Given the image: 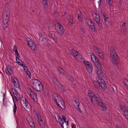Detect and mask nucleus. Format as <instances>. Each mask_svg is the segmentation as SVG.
Returning a JSON list of instances; mask_svg holds the SVG:
<instances>
[{
	"label": "nucleus",
	"mask_w": 128,
	"mask_h": 128,
	"mask_svg": "<svg viewBox=\"0 0 128 128\" xmlns=\"http://www.w3.org/2000/svg\"><path fill=\"white\" fill-rule=\"evenodd\" d=\"M46 36H42L40 38H39V41L42 44L44 43V42L46 38Z\"/></svg>",
	"instance_id": "nucleus-22"
},
{
	"label": "nucleus",
	"mask_w": 128,
	"mask_h": 128,
	"mask_svg": "<svg viewBox=\"0 0 128 128\" xmlns=\"http://www.w3.org/2000/svg\"><path fill=\"white\" fill-rule=\"evenodd\" d=\"M53 35L54 34L53 33H51V36L52 38L55 42H56L57 41V38H55L54 36Z\"/></svg>",
	"instance_id": "nucleus-28"
},
{
	"label": "nucleus",
	"mask_w": 128,
	"mask_h": 128,
	"mask_svg": "<svg viewBox=\"0 0 128 128\" xmlns=\"http://www.w3.org/2000/svg\"><path fill=\"white\" fill-rule=\"evenodd\" d=\"M26 42L27 44L32 49L35 51L37 50V46L32 40L28 38L26 39Z\"/></svg>",
	"instance_id": "nucleus-5"
},
{
	"label": "nucleus",
	"mask_w": 128,
	"mask_h": 128,
	"mask_svg": "<svg viewBox=\"0 0 128 128\" xmlns=\"http://www.w3.org/2000/svg\"><path fill=\"white\" fill-rule=\"evenodd\" d=\"M84 63L88 72H90L92 70V64L90 62H88L84 61Z\"/></svg>",
	"instance_id": "nucleus-9"
},
{
	"label": "nucleus",
	"mask_w": 128,
	"mask_h": 128,
	"mask_svg": "<svg viewBox=\"0 0 128 128\" xmlns=\"http://www.w3.org/2000/svg\"><path fill=\"white\" fill-rule=\"evenodd\" d=\"M57 120H56L59 123L62 128H64V126L63 125L64 122L61 117L60 116L58 115L57 116Z\"/></svg>",
	"instance_id": "nucleus-15"
},
{
	"label": "nucleus",
	"mask_w": 128,
	"mask_h": 128,
	"mask_svg": "<svg viewBox=\"0 0 128 128\" xmlns=\"http://www.w3.org/2000/svg\"><path fill=\"white\" fill-rule=\"evenodd\" d=\"M76 58L78 61L80 62H82L84 60L83 58L80 54H78V55L76 57Z\"/></svg>",
	"instance_id": "nucleus-20"
},
{
	"label": "nucleus",
	"mask_w": 128,
	"mask_h": 128,
	"mask_svg": "<svg viewBox=\"0 0 128 128\" xmlns=\"http://www.w3.org/2000/svg\"><path fill=\"white\" fill-rule=\"evenodd\" d=\"M111 89L114 92V88L112 87L111 88Z\"/></svg>",
	"instance_id": "nucleus-64"
},
{
	"label": "nucleus",
	"mask_w": 128,
	"mask_h": 128,
	"mask_svg": "<svg viewBox=\"0 0 128 128\" xmlns=\"http://www.w3.org/2000/svg\"><path fill=\"white\" fill-rule=\"evenodd\" d=\"M79 11L80 12V14H79L78 13V20H79L80 21V22L81 23H83V22L82 21L83 19L81 17V14H80V12L79 10Z\"/></svg>",
	"instance_id": "nucleus-24"
},
{
	"label": "nucleus",
	"mask_w": 128,
	"mask_h": 128,
	"mask_svg": "<svg viewBox=\"0 0 128 128\" xmlns=\"http://www.w3.org/2000/svg\"><path fill=\"white\" fill-rule=\"evenodd\" d=\"M16 80L17 82H16L14 79L12 80V81L14 84V86L16 88H19L20 86L19 83L16 79Z\"/></svg>",
	"instance_id": "nucleus-17"
},
{
	"label": "nucleus",
	"mask_w": 128,
	"mask_h": 128,
	"mask_svg": "<svg viewBox=\"0 0 128 128\" xmlns=\"http://www.w3.org/2000/svg\"><path fill=\"white\" fill-rule=\"evenodd\" d=\"M52 96L54 102L56 103L57 105L61 108L64 109L65 108L64 102L62 97L55 93L53 94Z\"/></svg>",
	"instance_id": "nucleus-1"
},
{
	"label": "nucleus",
	"mask_w": 128,
	"mask_h": 128,
	"mask_svg": "<svg viewBox=\"0 0 128 128\" xmlns=\"http://www.w3.org/2000/svg\"><path fill=\"white\" fill-rule=\"evenodd\" d=\"M16 62L18 63V65L20 66L21 65V62H22V61L20 60L18 57L16 56Z\"/></svg>",
	"instance_id": "nucleus-25"
},
{
	"label": "nucleus",
	"mask_w": 128,
	"mask_h": 128,
	"mask_svg": "<svg viewBox=\"0 0 128 128\" xmlns=\"http://www.w3.org/2000/svg\"><path fill=\"white\" fill-rule=\"evenodd\" d=\"M126 24V23H124L122 24V26L123 27H124L123 28V30H126V26H125V24Z\"/></svg>",
	"instance_id": "nucleus-46"
},
{
	"label": "nucleus",
	"mask_w": 128,
	"mask_h": 128,
	"mask_svg": "<svg viewBox=\"0 0 128 128\" xmlns=\"http://www.w3.org/2000/svg\"><path fill=\"white\" fill-rule=\"evenodd\" d=\"M105 22L106 24H108L109 23V22L107 20H105Z\"/></svg>",
	"instance_id": "nucleus-55"
},
{
	"label": "nucleus",
	"mask_w": 128,
	"mask_h": 128,
	"mask_svg": "<svg viewBox=\"0 0 128 128\" xmlns=\"http://www.w3.org/2000/svg\"><path fill=\"white\" fill-rule=\"evenodd\" d=\"M102 15H103V17L104 18V17H105L106 16V14H105L104 13V14H102Z\"/></svg>",
	"instance_id": "nucleus-62"
},
{
	"label": "nucleus",
	"mask_w": 128,
	"mask_h": 128,
	"mask_svg": "<svg viewBox=\"0 0 128 128\" xmlns=\"http://www.w3.org/2000/svg\"><path fill=\"white\" fill-rule=\"evenodd\" d=\"M9 14H8L6 12L3 15V18H8V19H9Z\"/></svg>",
	"instance_id": "nucleus-32"
},
{
	"label": "nucleus",
	"mask_w": 128,
	"mask_h": 128,
	"mask_svg": "<svg viewBox=\"0 0 128 128\" xmlns=\"http://www.w3.org/2000/svg\"><path fill=\"white\" fill-rule=\"evenodd\" d=\"M9 71H10V72H12V68H9Z\"/></svg>",
	"instance_id": "nucleus-60"
},
{
	"label": "nucleus",
	"mask_w": 128,
	"mask_h": 128,
	"mask_svg": "<svg viewBox=\"0 0 128 128\" xmlns=\"http://www.w3.org/2000/svg\"><path fill=\"white\" fill-rule=\"evenodd\" d=\"M29 92L32 98L34 101H35L36 100V94L31 90H30Z\"/></svg>",
	"instance_id": "nucleus-16"
},
{
	"label": "nucleus",
	"mask_w": 128,
	"mask_h": 128,
	"mask_svg": "<svg viewBox=\"0 0 128 128\" xmlns=\"http://www.w3.org/2000/svg\"><path fill=\"white\" fill-rule=\"evenodd\" d=\"M30 124L31 127L32 128H34L35 127V125L34 123L32 122H30Z\"/></svg>",
	"instance_id": "nucleus-41"
},
{
	"label": "nucleus",
	"mask_w": 128,
	"mask_h": 128,
	"mask_svg": "<svg viewBox=\"0 0 128 128\" xmlns=\"http://www.w3.org/2000/svg\"><path fill=\"white\" fill-rule=\"evenodd\" d=\"M8 18H3V23L5 24H8Z\"/></svg>",
	"instance_id": "nucleus-35"
},
{
	"label": "nucleus",
	"mask_w": 128,
	"mask_h": 128,
	"mask_svg": "<svg viewBox=\"0 0 128 128\" xmlns=\"http://www.w3.org/2000/svg\"><path fill=\"white\" fill-rule=\"evenodd\" d=\"M110 55L112 63L116 65L118 64V61L117 53L115 51L114 48L112 46L110 47Z\"/></svg>",
	"instance_id": "nucleus-2"
},
{
	"label": "nucleus",
	"mask_w": 128,
	"mask_h": 128,
	"mask_svg": "<svg viewBox=\"0 0 128 128\" xmlns=\"http://www.w3.org/2000/svg\"><path fill=\"white\" fill-rule=\"evenodd\" d=\"M55 29L58 33L59 34L61 35L63 34L64 31V29L62 25L58 23L57 25L56 26Z\"/></svg>",
	"instance_id": "nucleus-6"
},
{
	"label": "nucleus",
	"mask_w": 128,
	"mask_h": 128,
	"mask_svg": "<svg viewBox=\"0 0 128 128\" xmlns=\"http://www.w3.org/2000/svg\"><path fill=\"white\" fill-rule=\"evenodd\" d=\"M76 58L78 61L80 62H82L84 60L83 58L80 54H78V55L76 57Z\"/></svg>",
	"instance_id": "nucleus-21"
},
{
	"label": "nucleus",
	"mask_w": 128,
	"mask_h": 128,
	"mask_svg": "<svg viewBox=\"0 0 128 128\" xmlns=\"http://www.w3.org/2000/svg\"><path fill=\"white\" fill-rule=\"evenodd\" d=\"M15 54H16V56L18 57V56H19V54L17 50L15 52Z\"/></svg>",
	"instance_id": "nucleus-54"
},
{
	"label": "nucleus",
	"mask_w": 128,
	"mask_h": 128,
	"mask_svg": "<svg viewBox=\"0 0 128 128\" xmlns=\"http://www.w3.org/2000/svg\"><path fill=\"white\" fill-rule=\"evenodd\" d=\"M13 52H16L17 50L16 46L14 45V46L13 48Z\"/></svg>",
	"instance_id": "nucleus-48"
},
{
	"label": "nucleus",
	"mask_w": 128,
	"mask_h": 128,
	"mask_svg": "<svg viewBox=\"0 0 128 128\" xmlns=\"http://www.w3.org/2000/svg\"><path fill=\"white\" fill-rule=\"evenodd\" d=\"M14 108L13 109V111H14V114L16 111V110H17V106H16V103H15L14 102Z\"/></svg>",
	"instance_id": "nucleus-29"
},
{
	"label": "nucleus",
	"mask_w": 128,
	"mask_h": 128,
	"mask_svg": "<svg viewBox=\"0 0 128 128\" xmlns=\"http://www.w3.org/2000/svg\"><path fill=\"white\" fill-rule=\"evenodd\" d=\"M125 106L128 109V102H126L125 104Z\"/></svg>",
	"instance_id": "nucleus-56"
},
{
	"label": "nucleus",
	"mask_w": 128,
	"mask_h": 128,
	"mask_svg": "<svg viewBox=\"0 0 128 128\" xmlns=\"http://www.w3.org/2000/svg\"><path fill=\"white\" fill-rule=\"evenodd\" d=\"M48 8V5H43L42 10L44 11H46Z\"/></svg>",
	"instance_id": "nucleus-33"
},
{
	"label": "nucleus",
	"mask_w": 128,
	"mask_h": 128,
	"mask_svg": "<svg viewBox=\"0 0 128 128\" xmlns=\"http://www.w3.org/2000/svg\"><path fill=\"white\" fill-rule=\"evenodd\" d=\"M23 102L24 104L27 101L26 98H24V100H23Z\"/></svg>",
	"instance_id": "nucleus-58"
},
{
	"label": "nucleus",
	"mask_w": 128,
	"mask_h": 128,
	"mask_svg": "<svg viewBox=\"0 0 128 128\" xmlns=\"http://www.w3.org/2000/svg\"><path fill=\"white\" fill-rule=\"evenodd\" d=\"M88 25L90 28L92 30V31L96 32V30L95 29V26L94 23L92 22V21L90 20H88Z\"/></svg>",
	"instance_id": "nucleus-10"
},
{
	"label": "nucleus",
	"mask_w": 128,
	"mask_h": 128,
	"mask_svg": "<svg viewBox=\"0 0 128 128\" xmlns=\"http://www.w3.org/2000/svg\"><path fill=\"white\" fill-rule=\"evenodd\" d=\"M69 79L72 82H73L74 80L73 79V78L72 76H70V77L69 78Z\"/></svg>",
	"instance_id": "nucleus-52"
},
{
	"label": "nucleus",
	"mask_w": 128,
	"mask_h": 128,
	"mask_svg": "<svg viewBox=\"0 0 128 128\" xmlns=\"http://www.w3.org/2000/svg\"><path fill=\"white\" fill-rule=\"evenodd\" d=\"M8 24H3V26L4 28V30H5L6 29V28L8 27Z\"/></svg>",
	"instance_id": "nucleus-38"
},
{
	"label": "nucleus",
	"mask_w": 128,
	"mask_h": 128,
	"mask_svg": "<svg viewBox=\"0 0 128 128\" xmlns=\"http://www.w3.org/2000/svg\"><path fill=\"white\" fill-rule=\"evenodd\" d=\"M94 20L95 22H96L98 26L100 27L102 26V24L100 22V18L99 15L97 14L96 13H94L92 14Z\"/></svg>",
	"instance_id": "nucleus-7"
},
{
	"label": "nucleus",
	"mask_w": 128,
	"mask_h": 128,
	"mask_svg": "<svg viewBox=\"0 0 128 128\" xmlns=\"http://www.w3.org/2000/svg\"><path fill=\"white\" fill-rule=\"evenodd\" d=\"M5 72L7 74H9L10 75L12 74V72L9 71L8 69H6V70Z\"/></svg>",
	"instance_id": "nucleus-39"
},
{
	"label": "nucleus",
	"mask_w": 128,
	"mask_h": 128,
	"mask_svg": "<svg viewBox=\"0 0 128 128\" xmlns=\"http://www.w3.org/2000/svg\"><path fill=\"white\" fill-rule=\"evenodd\" d=\"M102 0H99L98 1V4L99 6H100L101 5V3L102 2Z\"/></svg>",
	"instance_id": "nucleus-50"
},
{
	"label": "nucleus",
	"mask_w": 128,
	"mask_h": 128,
	"mask_svg": "<svg viewBox=\"0 0 128 128\" xmlns=\"http://www.w3.org/2000/svg\"><path fill=\"white\" fill-rule=\"evenodd\" d=\"M62 120H63V121H64V122H65V123H66V118L65 116H62Z\"/></svg>",
	"instance_id": "nucleus-49"
},
{
	"label": "nucleus",
	"mask_w": 128,
	"mask_h": 128,
	"mask_svg": "<svg viewBox=\"0 0 128 128\" xmlns=\"http://www.w3.org/2000/svg\"><path fill=\"white\" fill-rule=\"evenodd\" d=\"M32 88L38 92H42L43 91L42 85L38 79H32Z\"/></svg>",
	"instance_id": "nucleus-3"
},
{
	"label": "nucleus",
	"mask_w": 128,
	"mask_h": 128,
	"mask_svg": "<svg viewBox=\"0 0 128 128\" xmlns=\"http://www.w3.org/2000/svg\"><path fill=\"white\" fill-rule=\"evenodd\" d=\"M74 102H75L76 104V105L77 106V104H79L80 103H78V101L77 100H75L74 101Z\"/></svg>",
	"instance_id": "nucleus-53"
},
{
	"label": "nucleus",
	"mask_w": 128,
	"mask_h": 128,
	"mask_svg": "<svg viewBox=\"0 0 128 128\" xmlns=\"http://www.w3.org/2000/svg\"><path fill=\"white\" fill-rule=\"evenodd\" d=\"M98 82L99 85L103 89L106 88V82L103 79L99 78L97 80Z\"/></svg>",
	"instance_id": "nucleus-8"
},
{
	"label": "nucleus",
	"mask_w": 128,
	"mask_h": 128,
	"mask_svg": "<svg viewBox=\"0 0 128 128\" xmlns=\"http://www.w3.org/2000/svg\"><path fill=\"white\" fill-rule=\"evenodd\" d=\"M93 48L98 56L99 55L100 53L103 52L102 50H100L97 48L95 46Z\"/></svg>",
	"instance_id": "nucleus-23"
},
{
	"label": "nucleus",
	"mask_w": 128,
	"mask_h": 128,
	"mask_svg": "<svg viewBox=\"0 0 128 128\" xmlns=\"http://www.w3.org/2000/svg\"><path fill=\"white\" fill-rule=\"evenodd\" d=\"M98 105L101 108H102V110L103 111H105L106 110V106L103 104L102 102Z\"/></svg>",
	"instance_id": "nucleus-18"
},
{
	"label": "nucleus",
	"mask_w": 128,
	"mask_h": 128,
	"mask_svg": "<svg viewBox=\"0 0 128 128\" xmlns=\"http://www.w3.org/2000/svg\"><path fill=\"white\" fill-rule=\"evenodd\" d=\"M91 57L92 60L93 62H96V63H97L98 62V58L94 54L92 55V56H91Z\"/></svg>",
	"instance_id": "nucleus-19"
},
{
	"label": "nucleus",
	"mask_w": 128,
	"mask_h": 128,
	"mask_svg": "<svg viewBox=\"0 0 128 128\" xmlns=\"http://www.w3.org/2000/svg\"><path fill=\"white\" fill-rule=\"evenodd\" d=\"M97 68L98 69V79H99V78L103 79V78H104V74L102 73H101L99 74V72H101L100 70V67H101V65L100 63L98 64V63L97 65Z\"/></svg>",
	"instance_id": "nucleus-11"
},
{
	"label": "nucleus",
	"mask_w": 128,
	"mask_h": 128,
	"mask_svg": "<svg viewBox=\"0 0 128 128\" xmlns=\"http://www.w3.org/2000/svg\"><path fill=\"white\" fill-rule=\"evenodd\" d=\"M120 108L124 112V116L126 117L128 116V111L127 110L126 108L122 105L120 106Z\"/></svg>",
	"instance_id": "nucleus-14"
},
{
	"label": "nucleus",
	"mask_w": 128,
	"mask_h": 128,
	"mask_svg": "<svg viewBox=\"0 0 128 128\" xmlns=\"http://www.w3.org/2000/svg\"><path fill=\"white\" fill-rule=\"evenodd\" d=\"M42 4L43 5H48V0H44Z\"/></svg>",
	"instance_id": "nucleus-37"
},
{
	"label": "nucleus",
	"mask_w": 128,
	"mask_h": 128,
	"mask_svg": "<svg viewBox=\"0 0 128 128\" xmlns=\"http://www.w3.org/2000/svg\"><path fill=\"white\" fill-rule=\"evenodd\" d=\"M108 18L107 17H104V20H107L108 19Z\"/></svg>",
	"instance_id": "nucleus-61"
},
{
	"label": "nucleus",
	"mask_w": 128,
	"mask_h": 128,
	"mask_svg": "<svg viewBox=\"0 0 128 128\" xmlns=\"http://www.w3.org/2000/svg\"><path fill=\"white\" fill-rule=\"evenodd\" d=\"M50 41V40H49L47 39L46 38L44 42V43L42 44L44 45L46 44H48V43Z\"/></svg>",
	"instance_id": "nucleus-34"
},
{
	"label": "nucleus",
	"mask_w": 128,
	"mask_h": 128,
	"mask_svg": "<svg viewBox=\"0 0 128 128\" xmlns=\"http://www.w3.org/2000/svg\"><path fill=\"white\" fill-rule=\"evenodd\" d=\"M71 19L70 20H68L69 22H70L71 24H73V22L72 21V17H71Z\"/></svg>",
	"instance_id": "nucleus-47"
},
{
	"label": "nucleus",
	"mask_w": 128,
	"mask_h": 128,
	"mask_svg": "<svg viewBox=\"0 0 128 128\" xmlns=\"http://www.w3.org/2000/svg\"><path fill=\"white\" fill-rule=\"evenodd\" d=\"M34 112L35 113V114L37 116V118H38V122L40 127L42 128H45V124L44 123H43L42 119L41 118V116L40 115L39 113L34 110H33Z\"/></svg>",
	"instance_id": "nucleus-4"
},
{
	"label": "nucleus",
	"mask_w": 128,
	"mask_h": 128,
	"mask_svg": "<svg viewBox=\"0 0 128 128\" xmlns=\"http://www.w3.org/2000/svg\"><path fill=\"white\" fill-rule=\"evenodd\" d=\"M24 71L29 76V78H30V76L31 75L30 73V72L28 70V68L26 67V68H24Z\"/></svg>",
	"instance_id": "nucleus-26"
},
{
	"label": "nucleus",
	"mask_w": 128,
	"mask_h": 128,
	"mask_svg": "<svg viewBox=\"0 0 128 128\" xmlns=\"http://www.w3.org/2000/svg\"><path fill=\"white\" fill-rule=\"evenodd\" d=\"M24 68H26V66L25 64H22V62L21 63V65Z\"/></svg>",
	"instance_id": "nucleus-51"
},
{
	"label": "nucleus",
	"mask_w": 128,
	"mask_h": 128,
	"mask_svg": "<svg viewBox=\"0 0 128 128\" xmlns=\"http://www.w3.org/2000/svg\"><path fill=\"white\" fill-rule=\"evenodd\" d=\"M115 127L116 128H121L118 126L117 125H115Z\"/></svg>",
	"instance_id": "nucleus-59"
},
{
	"label": "nucleus",
	"mask_w": 128,
	"mask_h": 128,
	"mask_svg": "<svg viewBox=\"0 0 128 128\" xmlns=\"http://www.w3.org/2000/svg\"><path fill=\"white\" fill-rule=\"evenodd\" d=\"M24 106L26 108L28 107V102L27 101L24 104Z\"/></svg>",
	"instance_id": "nucleus-45"
},
{
	"label": "nucleus",
	"mask_w": 128,
	"mask_h": 128,
	"mask_svg": "<svg viewBox=\"0 0 128 128\" xmlns=\"http://www.w3.org/2000/svg\"><path fill=\"white\" fill-rule=\"evenodd\" d=\"M90 98V99H91V102H93V100H92L93 98Z\"/></svg>",
	"instance_id": "nucleus-63"
},
{
	"label": "nucleus",
	"mask_w": 128,
	"mask_h": 128,
	"mask_svg": "<svg viewBox=\"0 0 128 128\" xmlns=\"http://www.w3.org/2000/svg\"><path fill=\"white\" fill-rule=\"evenodd\" d=\"M13 94H14V96L16 100H18V99H19V98L18 97V95L16 93H15V94L14 93V92L13 91Z\"/></svg>",
	"instance_id": "nucleus-40"
},
{
	"label": "nucleus",
	"mask_w": 128,
	"mask_h": 128,
	"mask_svg": "<svg viewBox=\"0 0 128 128\" xmlns=\"http://www.w3.org/2000/svg\"><path fill=\"white\" fill-rule=\"evenodd\" d=\"M98 56L102 59H104V53L103 52L100 53L98 55Z\"/></svg>",
	"instance_id": "nucleus-31"
},
{
	"label": "nucleus",
	"mask_w": 128,
	"mask_h": 128,
	"mask_svg": "<svg viewBox=\"0 0 128 128\" xmlns=\"http://www.w3.org/2000/svg\"><path fill=\"white\" fill-rule=\"evenodd\" d=\"M79 104H77V106L76 107V108L78 110L79 112L80 113H82V112L81 111L80 109V108L79 107Z\"/></svg>",
	"instance_id": "nucleus-43"
},
{
	"label": "nucleus",
	"mask_w": 128,
	"mask_h": 128,
	"mask_svg": "<svg viewBox=\"0 0 128 128\" xmlns=\"http://www.w3.org/2000/svg\"><path fill=\"white\" fill-rule=\"evenodd\" d=\"M80 30L81 32L83 33H84L85 32V28L84 27H81L80 28Z\"/></svg>",
	"instance_id": "nucleus-42"
},
{
	"label": "nucleus",
	"mask_w": 128,
	"mask_h": 128,
	"mask_svg": "<svg viewBox=\"0 0 128 128\" xmlns=\"http://www.w3.org/2000/svg\"><path fill=\"white\" fill-rule=\"evenodd\" d=\"M60 75L63 74L64 73V71L62 68L59 67L58 68Z\"/></svg>",
	"instance_id": "nucleus-27"
},
{
	"label": "nucleus",
	"mask_w": 128,
	"mask_h": 128,
	"mask_svg": "<svg viewBox=\"0 0 128 128\" xmlns=\"http://www.w3.org/2000/svg\"><path fill=\"white\" fill-rule=\"evenodd\" d=\"M108 1L109 5L110 6H111L112 5V0H108Z\"/></svg>",
	"instance_id": "nucleus-44"
},
{
	"label": "nucleus",
	"mask_w": 128,
	"mask_h": 128,
	"mask_svg": "<svg viewBox=\"0 0 128 128\" xmlns=\"http://www.w3.org/2000/svg\"><path fill=\"white\" fill-rule=\"evenodd\" d=\"M7 0V1L6 2V4H8L11 2V0Z\"/></svg>",
	"instance_id": "nucleus-57"
},
{
	"label": "nucleus",
	"mask_w": 128,
	"mask_h": 128,
	"mask_svg": "<svg viewBox=\"0 0 128 128\" xmlns=\"http://www.w3.org/2000/svg\"><path fill=\"white\" fill-rule=\"evenodd\" d=\"M69 50H70L69 52L71 53L75 58L78 55V54H79L78 52L72 48L70 49Z\"/></svg>",
	"instance_id": "nucleus-13"
},
{
	"label": "nucleus",
	"mask_w": 128,
	"mask_h": 128,
	"mask_svg": "<svg viewBox=\"0 0 128 128\" xmlns=\"http://www.w3.org/2000/svg\"><path fill=\"white\" fill-rule=\"evenodd\" d=\"M94 98L96 103L98 105L100 104L101 102H102V100L98 95L96 94Z\"/></svg>",
	"instance_id": "nucleus-12"
},
{
	"label": "nucleus",
	"mask_w": 128,
	"mask_h": 128,
	"mask_svg": "<svg viewBox=\"0 0 128 128\" xmlns=\"http://www.w3.org/2000/svg\"><path fill=\"white\" fill-rule=\"evenodd\" d=\"M123 81L125 85L126 86L127 85H128V80L125 78L124 79Z\"/></svg>",
	"instance_id": "nucleus-36"
},
{
	"label": "nucleus",
	"mask_w": 128,
	"mask_h": 128,
	"mask_svg": "<svg viewBox=\"0 0 128 128\" xmlns=\"http://www.w3.org/2000/svg\"><path fill=\"white\" fill-rule=\"evenodd\" d=\"M88 96L90 98L94 97L95 95L93 92H91L90 93L89 92L88 94Z\"/></svg>",
	"instance_id": "nucleus-30"
}]
</instances>
